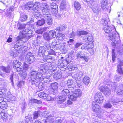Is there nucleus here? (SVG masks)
<instances>
[{
    "instance_id": "nucleus-1",
    "label": "nucleus",
    "mask_w": 123,
    "mask_h": 123,
    "mask_svg": "<svg viewBox=\"0 0 123 123\" xmlns=\"http://www.w3.org/2000/svg\"><path fill=\"white\" fill-rule=\"evenodd\" d=\"M106 35L108 39L112 41L111 44L114 48H118L119 47L120 45L119 35L115 28H113L111 32L106 34Z\"/></svg>"
},
{
    "instance_id": "nucleus-2",
    "label": "nucleus",
    "mask_w": 123,
    "mask_h": 123,
    "mask_svg": "<svg viewBox=\"0 0 123 123\" xmlns=\"http://www.w3.org/2000/svg\"><path fill=\"white\" fill-rule=\"evenodd\" d=\"M43 72V69H39L37 72L34 71H32L31 72V76L34 78L36 77V78L39 79L40 81L43 80L45 83H47L51 82L53 80L50 78V77H49L47 76H42Z\"/></svg>"
},
{
    "instance_id": "nucleus-3",
    "label": "nucleus",
    "mask_w": 123,
    "mask_h": 123,
    "mask_svg": "<svg viewBox=\"0 0 123 123\" xmlns=\"http://www.w3.org/2000/svg\"><path fill=\"white\" fill-rule=\"evenodd\" d=\"M121 76L117 75H115L114 77V80L113 82L111 83V88L114 90H116L117 94L118 95H122L123 94V85H120L117 87V86L116 85V81H118L120 80Z\"/></svg>"
},
{
    "instance_id": "nucleus-4",
    "label": "nucleus",
    "mask_w": 123,
    "mask_h": 123,
    "mask_svg": "<svg viewBox=\"0 0 123 123\" xmlns=\"http://www.w3.org/2000/svg\"><path fill=\"white\" fill-rule=\"evenodd\" d=\"M102 22H104L103 23L104 25V30L106 34H107L112 31L113 30V28H115L113 26L112 27L111 26H109L108 24L109 22V20L107 15L105 16V18H103L102 20Z\"/></svg>"
},
{
    "instance_id": "nucleus-5",
    "label": "nucleus",
    "mask_w": 123,
    "mask_h": 123,
    "mask_svg": "<svg viewBox=\"0 0 123 123\" xmlns=\"http://www.w3.org/2000/svg\"><path fill=\"white\" fill-rule=\"evenodd\" d=\"M71 91L67 89L63 90L61 93V96H60L57 99V102L58 104L63 103L66 99V98L70 94Z\"/></svg>"
},
{
    "instance_id": "nucleus-6",
    "label": "nucleus",
    "mask_w": 123,
    "mask_h": 123,
    "mask_svg": "<svg viewBox=\"0 0 123 123\" xmlns=\"http://www.w3.org/2000/svg\"><path fill=\"white\" fill-rule=\"evenodd\" d=\"M61 86L62 87H64L67 86L71 91L75 90H74L76 87V83L74 82L71 80H68L66 84L65 82H63L62 84V83L61 84Z\"/></svg>"
},
{
    "instance_id": "nucleus-7",
    "label": "nucleus",
    "mask_w": 123,
    "mask_h": 123,
    "mask_svg": "<svg viewBox=\"0 0 123 123\" xmlns=\"http://www.w3.org/2000/svg\"><path fill=\"white\" fill-rule=\"evenodd\" d=\"M21 58V57L20 58H19L20 59H21L20 61H18L16 60H14L13 62V67L17 72L21 71L23 69L22 65V62L24 59V57L22 59Z\"/></svg>"
},
{
    "instance_id": "nucleus-8",
    "label": "nucleus",
    "mask_w": 123,
    "mask_h": 123,
    "mask_svg": "<svg viewBox=\"0 0 123 123\" xmlns=\"http://www.w3.org/2000/svg\"><path fill=\"white\" fill-rule=\"evenodd\" d=\"M40 82L39 79L36 78V77L34 78L31 76V84L34 86L33 87H35L38 86L40 90L41 91L43 89L44 86L42 83H40Z\"/></svg>"
},
{
    "instance_id": "nucleus-9",
    "label": "nucleus",
    "mask_w": 123,
    "mask_h": 123,
    "mask_svg": "<svg viewBox=\"0 0 123 123\" xmlns=\"http://www.w3.org/2000/svg\"><path fill=\"white\" fill-rule=\"evenodd\" d=\"M71 92L73 93L72 95H70L68 97L69 99L72 101H74L76 99L77 97L80 96L82 95L81 90L80 89H77L74 91H71Z\"/></svg>"
},
{
    "instance_id": "nucleus-10",
    "label": "nucleus",
    "mask_w": 123,
    "mask_h": 123,
    "mask_svg": "<svg viewBox=\"0 0 123 123\" xmlns=\"http://www.w3.org/2000/svg\"><path fill=\"white\" fill-rule=\"evenodd\" d=\"M102 9L104 11H109L110 12L111 5L107 0H101L100 2Z\"/></svg>"
},
{
    "instance_id": "nucleus-11",
    "label": "nucleus",
    "mask_w": 123,
    "mask_h": 123,
    "mask_svg": "<svg viewBox=\"0 0 123 123\" xmlns=\"http://www.w3.org/2000/svg\"><path fill=\"white\" fill-rule=\"evenodd\" d=\"M92 109L97 115H101L104 113V111L98 105L95 104L94 102L92 103Z\"/></svg>"
},
{
    "instance_id": "nucleus-12",
    "label": "nucleus",
    "mask_w": 123,
    "mask_h": 123,
    "mask_svg": "<svg viewBox=\"0 0 123 123\" xmlns=\"http://www.w3.org/2000/svg\"><path fill=\"white\" fill-rule=\"evenodd\" d=\"M63 57H62V59H60L58 60V68L60 70L63 71H65L67 68L66 65V61L65 59H63Z\"/></svg>"
},
{
    "instance_id": "nucleus-13",
    "label": "nucleus",
    "mask_w": 123,
    "mask_h": 123,
    "mask_svg": "<svg viewBox=\"0 0 123 123\" xmlns=\"http://www.w3.org/2000/svg\"><path fill=\"white\" fill-rule=\"evenodd\" d=\"M27 33L29 34H30L31 33V31L30 30L28 29H25V31L24 29L22 31H20L19 36L17 37V40L21 39L24 40L26 38L25 34Z\"/></svg>"
},
{
    "instance_id": "nucleus-14",
    "label": "nucleus",
    "mask_w": 123,
    "mask_h": 123,
    "mask_svg": "<svg viewBox=\"0 0 123 123\" xmlns=\"http://www.w3.org/2000/svg\"><path fill=\"white\" fill-rule=\"evenodd\" d=\"M88 34L86 31H77L76 33L74 31H72V33L70 35V37L74 38L76 36V34L78 36H80L82 35H86Z\"/></svg>"
},
{
    "instance_id": "nucleus-15",
    "label": "nucleus",
    "mask_w": 123,
    "mask_h": 123,
    "mask_svg": "<svg viewBox=\"0 0 123 123\" xmlns=\"http://www.w3.org/2000/svg\"><path fill=\"white\" fill-rule=\"evenodd\" d=\"M43 17L45 18L46 22L48 25H51L52 23L51 16L50 13H43Z\"/></svg>"
},
{
    "instance_id": "nucleus-16",
    "label": "nucleus",
    "mask_w": 123,
    "mask_h": 123,
    "mask_svg": "<svg viewBox=\"0 0 123 123\" xmlns=\"http://www.w3.org/2000/svg\"><path fill=\"white\" fill-rule=\"evenodd\" d=\"M94 99L97 103L99 104L102 103L104 98L101 93L99 92L96 93L94 96Z\"/></svg>"
},
{
    "instance_id": "nucleus-17",
    "label": "nucleus",
    "mask_w": 123,
    "mask_h": 123,
    "mask_svg": "<svg viewBox=\"0 0 123 123\" xmlns=\"http://www.w3.org/2000/svg\"><path fill=\"white\" fill-rule=\"evenodd\" d=\"M99 90L105 95L108 96L111 94V90L106 86H103L100 87Z\"/></svg>"
},
{
    "instance_id": "nucleus-18",
    "label": "nucleus",
    "mask_w": 123,
    "mask_h": 123,
    "mask_svg": "<svg viewBox=\"0 0 123 123\" xmlns=\"http://www.w3.org/2000/svg\"><path fill=\"white\" fill-rule=\"evenodd\" d=\"M51 13L52 15L55 16L58 13L57 5L55 3H52L51 4Z\"/></svg>"
},
{
    "instance_id": "nucleus-19",
    "label": "nucleus",
    "mask_w": 123,
    "mask_h": 123,
    "mask_svg": "<svg viewBox=\"0 0 123 123\" xmlns=\"http://www.w3.org/2000/svg\"><path fill=\"white\" fill-rule=\"evenodd\" d=\"M84 53L83 51H80L78 52L76 55L77 58H81L84 60L85 61L87 62L88 60V57L84 55Z\"/></svg>"
},
{
    "instance_id": "nucleus-20",
    "label": "nucleus",
    "mask_w": 123,
    "mask_h": 123,
    "mask_svg": "<svg viewBox=\"0 0 123 123\" xmlns=\"http://www.w3.org/2000/svg\"><path fill=\"white\" fill-rule=\"evenodd\" d=\"M119 64L117 66V74L120 75H122L123 74V70L122 68V66H123V61L120 60L119 61Z\"/></svg>"
},
{
    "instance_id": "nucleus-21",
    "label": "nucleus",
    "mask_w": 123,
    "mask_h": 123,
    "mask_svg": "<svg viewBox=\"0 0 123 123\" xmlns=\"http://www.w3.org/2000/svg\"><path fill=\"white\" fill-rule=\"evenodd\" d=\"M56 117L54 114H51L48 116L46 119L45 120V123H53Z\"/></svg>"
},
{
    "instance_id": "nucleus-22",
    "label": "nucleus",
    "mask_w": 123,
    "mask_h": 123,
    "mask_svg": "<svg viewBox=\"0 0 123 123\" xmlns=\"http://www.w3.org/2000/svg\"><path fill=\"white\" fill-rule=\"evenodd\" d=\"M43 7L41 8V9L43 12V13H48L49 10V8L48 5L46 3H43L42 4Z\"/></svg>"
},
{
    "instance_id": "nucleus-23",
    "label": "nucleus",
    "mask_w": 123,
    "mask_h": 123,
    "mask_svg": "<svg viewBox=\"0 0 123 123\" xmlns=\"http://www.w3.org/2000/svg\"><path fill=\"white\" fill-rule=\"evenodd\" d=\"M46 50V48L44 46L40 47L38 51L39 56L40 57H43L45 55L44 52Z\"/></svg>"
},
{
    "instance_id": "nucleus-24",
    "label": "nucleus",
    "mask_w": 123,
    "mask_h": 123,
    "mask_svg": "<svg viewBox=\"0 0 123 123\" xmlns=\"http://www.w3.org/2000/svg\"><path fill=\"white\" fill-rule=\"evenodd\" d=\"M50 92H49L48 89L46 90L43 92H39L38 94V96L44 99H45V97H46L48 94H49Z\"/></svg>"
},
{
    "instance_id": "nucleus-25",
    "label": "nucleus",
    "mask_w": 123,
    "mask_h": 123,
    "mask_svg": "<svg viewBox=\"0 0 123 123\" xmlns=\"http://www.w3.org/2000/svg\"><path fill=\"white\" fill-rule=\"evenodd\" d=\"M17 38L16 39V41H18L19 40V41H18V42L15 44L14 46V48L15 49L17 50V51L18 52V49H20L21 47V46L22 45L21 44H20V42H21L22 41H23V42H26L27 41V39H26V40H24V39H20L18 40H17Z\"/></svg>"
},
{
    "instance_id": "nucleus-26",
    "label": "nucleus",
    "mask_w": 123,
    "mask_h": 123,
    "mask_svg": "<svg viewBox=\"0 0 123 123\" xmlns=\"http://www.w3.org/2000/svg\"><path fill=\"white\" fill-rule=\"evenodd\" d=\"M6 99L3 98L2 99V100H3L0 103V107L3 110L7 108L8 107V105L5 101Z\"/></svg>"
},
{
    "instance_id": "nucleus-27",
    "label": "nucleus",
    "mask_w": 123,
    "mask_h": 123,
    "mask_svg": "<svg viewBox=\"0 0 123 123\" xmlns=\"http://www.w3.org/2000/svg\"><path fill=\"white\" fill-rule=\"evenodd\" d=\"M54 57L50 55H47L43 58V61L45 62L51 63L54 60Z\"/></svg>"
},
{
    "instance_id": "nucleus-28",
    "label": "nucleus",
    "mask_w": 123,
    "mask_h": 123,
    "mask_svg": "<svg viewBox=\"0 0 123 123\" xmlns=\"http://www.w3.org/2000/svg\"><path fill=\"white\" fill-rule=\"evenodd\" d=\"M0 68L3 72L6 73H9L11 70V68L9 66L6 67L2 66L0 67Z\"/></svg>"
},
{
    "instance_id": "nucleus-29",
    "label": "nucleus",
    "mask_w": 123,
    "mask_h": 123,
    "mask_svg": "<svg viewBox=\"0 0 123 123\" xmlns=\"http://www.w3.org/2000/svg\"><path fill=\"white\" fill-rule=\"evenodd\" d=\"M62 74L60 71L58 70L54 74V78L56 79H59L61 78L62 77Z\"/></svg>"
},
{
    "instance_id": "nucleus-30",
    "label": "nucleus",
    "mask_w": 123,
    "mask_h": 123,
    "mask_svg": "<svg viewBox=\"0 0 123 123\" xmlns=\"http://www.w3.org/2000/svg\"><path fill=\"white\" fill-rule=\"evenodd\" d=\"M56 39L62 41L64 40L65 38V35L62 33H59L57 34Z\"/></svg>"
},
{
    "instance_id": "nucleus-31",
    "label": "nucleus",
    "mask_w": 123,
    "mask_h": 123,
    "mask_svg": "<svg viewBox=\"0 0 123 123\" xmlns=\"http://www.w3.org/2000/svg\"><path fill=\"white\" fill-rule=\"evenodd\" d=\"M74 8L77 10H79L81 8V5L77 1L74 2Z\"/></svg>"
},
{
    "instance_id": "nucleus-32",
    "label": "nucleus",
    "mask_w": 123,
    "mask_h": 123,
    "mask_svg": "<svg viewBox=\"0 0 123 123\" xmlns=\"http://www.w3.org/2000/svg\"><path fill=\"white\" fill-rule=\"evenodd\" d=\"M48 33L45 32L43 34V37L44 39L47 41H49L52 38Z\"/></svg>"
},
{
    "instance_id": "nucleus-33",
    "label": "nucleus",
    "mask_w": 123,
    "mask_h": 123,
    "mask_svg": "<svg viewBox=\"0 0 123 123\" xmlns=\"http://www.w3.org/2000/svg\"><path fill=\"white\" fill-rule=\"evenodd\" d=\"M90 79L89 77L85 76L83 78V81L86 85H88L90 83Z\"/></svg>"
},
{
    "instance_id": "nucleus-34",
    "label": "nucleus",
    "mask_w": 123,
    "mask_h": 123,
    "mask_svg": "<svg viewBox=\"0 0 123 123\" xmlns=\"http://www.w3.org/2000/svg\"><path fill=\"white\" fill-rule=\"evenodd\" d=\"M23 61L22 62V65L23 69L22 70H23V71L24 70L26 71L29 69L30 70H31V68L29 67L28 65L26 64Z\"/></svg>"
},
{
    "instance_id": "nucleus-35",
    "label": "nucleus",
    "mask_w": 123,
    "mask_h": 123,
    "mask_svg": "<svg viewBox=\"0 0 123 123\" xmlns=\"http://www.w3.org/2000/svg\"><path fill=\"white\" fill-rule=\"evenodd\" d=\"M1 116V118L3 120L6 121L7 119V114L6 112H5L4 111H2L0 113Z\"/></svg>"
},
{
    "instance_id": "nucleus-36",
    "label": "nucleus",
    "mask_w": 123,
    "mask_h": 123,
    "mask_svg": "<svg viewBox=\"0 0 123 123\" xmlns=\"http://www.w3.org/2000/svg\"><path fill=\"white\" fill-rule=\"evenodd\" d=\"M67 46L65 45L63 43V45L60 49V51L62 53H66L67 52Z\"/></svg>"
},
{
    "instance_id": "nucleus-37",
    "label": "nucleus",
    "mask_w": 123,
    "mask_h": 123,
    "mask_svg": "<svg viewBox=\"0 0 123 123\" xmlns=\"http://www.w3.org/2000/svg\"><path fill=\"white\" fill-rule=\"evenodd\" d=\"M26 47L23 46L22 45L21 46V47L20 49H18V53H22L25 52L26 51Z\"/></svg>"
},
{
    "instance_id": "nucleus-38",
    "label": "nucleus",
    "mask_w": 123,
    "mask_h": 123,
    "mask_svg": "<svg viewBox=\"0 0 123 123\" xmlns=\"http://www.w3.org/2000/svg\"><path fill=\"white\" fill-rule=\"evenodd\" d=\"M45 22V19L43 18L41 20H38L36 24L38 26H41L43 25Z\"/></svg>"
},
{
    "instance_id": "nucleus-39",
    "label": "nucleus",
    "mask_w": 123,
    "mask_h": 123,
    "mask_svg": "<svg viewBox=\"0 0 123 123\" xmlns=\"http://www.w3.org/2000/svg\"><path fill=\"white\" fill-rule=\"evenodd\" d=\"M33 14L32 15H33L34 18H35L36 19L40 18L41 16L42 15L39 12H32Z\"/></svg>"
},
{
    "instance_id": "nucleus-40",
    "label": "nucleus",
    "mask_w": 123,
    "mask_h": 123,
    "mask_svg": "<svg viewBox=\"0 0 123 123\" xmlns=\"http://www.w3.org/2000/svg\"><path fill=\"white\" fill-rule=\"evenodd\" d=\"M40 3L38 2H36L33 6L32 8L33 10H34V12L38 10L39 7V5Z\"/></svg>"
},
{
    "instance_id": "nucleus-41",
    "label": "nucleus",
    "mask_w": 123,
    "mask_h": 123,
    "mask_svg": "<svg viewBox=\"0 0 123 123\" xmlns=\"http://www.w3.org/2000/svg\"><path fill=\"white\" fill-rule=\"evenodd\" d=\"M49 35L50 36V37L52 39V38H54L56 36V32L53 30L50 31L48 33Z\"/></svg>"
},
{
    "instance_id": "nucleus-42",
    "label": "nucleus",
    "mask_w": 123,
    "mask_h": 123,
    "mask_svg": "<svg viewBox=\"0 0 123 123\" xmlns=\"http://www.w3.org/2000/svg\"><path fill=\"white\" fill-rule=\"evenodd\" d=\"M110 101H109L104 104V107L106 109L110 108L112 107V105L110 102Z\"/></svg>"
},
{
    "instance_id": "nucleus-43",
    "label": "nucleus",
    "mask_w": 123,
    "mask_h": 123,
    "mask_svg": "<svg viewBox=\"0 0 123 123\" xmlns=\"http://www.w3.org/2000/svg\"><path fill=\"white\" fill-rule=\"evenodd\" d=\"M30 52L28 53L26 55V62L29 64L31 63V54Z\"/></svg>"
},
{
    "instance_id": "nucleus-44",
    "label": "nucleus",
    "mask_w": 123,
    "mask_h": 123,
    "mask_svg": "<svg viewBox=\"0 0 123 123\" xmlns=\"http://www.w3.org/2000/svg\"><path fill=\"white\" fill-rule=\"evenodd\" d=\"M65 60L66 61V64H68L70 63L72 64L74 62V59H72L71 57L69 56L67 57Z\"/></svg>"
},
{
    "instance_id": "nucleus-45",
    "label": "nucleus",
    "mask_w": 123,
    "mask_h": 123,
    "mask_svg": "<svg viewBox=\"0 0 123 123\" xmlns=\"http://www.w3.org/2000/svg\"><path fill=\"white\" fill-rule=\"evenodd\" d=\"M62 45H63V43H58L55 46V47H53L54 49L55 50L59 49L60 50Z\"/></svg>"
},
{
    "instance_id": "nucleus-46",
    "label": "nucleus",
    "mask_w": 123,
    "mask_h": 123,
    "mask_svg": "<svg viewBox=\"0 0 123 123\" xmlns=\"http://www.w3.org/2000/svg\"><path fill=\"white\" fill-rule=\"evenodd\" d=\"M51 86L52 90H56L58 87L57 83L56 82L51 83Z\"/></svg>"
},
{
    "instance_id": "nucleus-47",
    "label": "nucleus",
    "mask_w": 123,
    "mask_h": 123,
    "mask_svg": "<svg viewBox=\"0 0 123 123\" xmlns=\"http://www.w3.org/2000/svg\"><path fill=\"white\" fill-rule=\"evenodd\" d=\"M6 92L3 89L1 90L0 91V97L1 98H3L6 96Z\"/></svg>"
},
{
    "instance_id": "nucleus-48",
    "label": "nucleus",
    "mask_w": 123,
    "mask_h": 123,
    "mask_svg": "<svg viewBox=\"0 0 123 123\" xmlns=\"http://www.w3.org/2000/svg\"><path fill=\"white\" fill-rule=\"evenodd\" d=\"M24 8L25 9L27 10H30L31 8V2H28L25 4Z\"/></svg>"
},
{
    "instance_id": "nucleus-49",
    "label": "nucleus",
    "mask_w": 123,
    "mask_h": 123,
    "mask_svg": "<svg viewBox=\"0 0 123 123\" xmlns=\"http://www.w3.org/2000/svg\"><path fill=\"white\" fill-rule=\"evenodd\" d=\"M9 54L12 57H14L18 55V54L16 53V51H11L10 52Z\"/></svg>"
},
{
    "instance_id": "nucleus-50",
    "label": "nucleus",
    "mask_w": 123,
    "mask_h": 123,
    "mask_svg": "<svg viewBox=\"0 0 123 123\" xmlns=\"http://www.w3.org/2000/svg\"><path fill=\"white\" fill-rule=\"evenodd\" d=\"M31 103H35L38 104H41L42 103V102L40 100H38L34 99H31Z\"/></svg>"
},
{
    "instance_id": "nucleus-51",
    "label": "nucleus",
    "mask_w": 123,
    "mask_h": 123,
    "mask_svg": "<svg viewBox=\"0 0 123 123\" xmlns=\"http://www.w3.org/2000/svg\"><path fill=\"white\" fill-rule=\"evenodd\" d=\"M23 70H22L21 71H20L21 73V75L23 77V78L24 79H25V77H26L27 75V73H26V71H25L24 70V72H23Z\"/></svg>"
},
{
    "instance_id": "nucleus-52",
    "label": "nucleus",
    "mask_w": 123,
    "mask_h": 123,
    "mask_svg": "<svg viewBox=\"0 0 123 123\" xmlns=\"http://www.w3.org/2000/svg\"><path fill=\"white\" fill-rule=\"evenodd\" d=\"M27 16L26 15H22L21 16L20 20L21 21H25L26 20Z\"/></svg>"
},
{
    "instance_id": "nucleus-53",
    "label": "nucleus",
    "mask_w": 123,
    "mask_h": 123,
    "mask_svg": "<svg viewBox=\"0 0 123 123\" xmlns=\"http://www.w3.org/2000/svg\"><path fill=\"white\" fill-rule=\"evenodd\" d=\"M120 101V100H118L117 98V100L114 99L113 101L112 100H111L110 102H112V104H113V105H116L118 104V103Z\"/></svg>"
},
{
    "instance_id": "nucleus-54",
    "label": "nucleus",
    "mask_w": 123,
    "mask_h": 123,
    "mask_svg": "<svg viewBox=\"0 0 123 123\" xmlns=\"http://www.w3.org/2000/svg\"><path fill=\"white\" fill-rule=\"evenodd\" d=\"M81 49L83 50H88L87 44H85L82 45L81 47Z\"/></svg>"
},
{
    "instance_id": "nucleus-55",
    "label": "nucleus",
    "mask_w": 123,
    "mask_h": 123,
    "mask_svg": "<svg viewBox=\"0 0 123 123\" xmlns=\"http://www.w3.org/2000/svg\"><path fill=\"white\" fill-rule=\"evenodd\" d=\"M45 99H46L48 101H52L53 100V98L51 96L49 95V94H48L46 97H45Z\"/></svg>"
},
{
    "instance_id": "nucleus-56",
    "label": "nucleus",
    "mask_w": 123,
    "mask_h": 123,
    "mask_svg": "<svg viewBox=\"0 0 123 123\" xmlns=\"http://www.w3.org/2000/svg\"><path fill=\"white\" fill-rule=\"evenodd\" d=\"M115 50L114 49H113L112 51V60L114 62L115 60L116 56L115 55Z\"/></svg>"
},
{
    "instance_id": "nucleus-57",
    "label": "nucleus",
    "mask_w": 123,
    "mask_h": 123,
    "mask_svg": "<svg viewBox=\"0 0 123 123\" xmlns=\"http://www.w3.org/2000/svg\"><path fill=\"white\" fill-rule=\"evenodd\" d=\"M83 75V72L81 71L79 72H78L77 74V76H78L77 79H80L81 78Z\"/></svg>"
},
{
    "instance_id": "nucleus-58",
    "label": "nucleus",
    "mask_w": 123,
    "mask_h": 123,
    "mask_svg": "<svg viewBox=\"0 0 123 123\" xmlns=\"http://www.w3.org/2000/svg\"><path fill=\"white\" fill-rule=\"evenodd\" d=\"M50 49V50L48 51L49 54L52 55H56V53H57V52H55L52 49Z\"/></svg>"
},
{
    "instance_id": "nucleus-59",
    "label": "nucleus",
    "mask_w": 123,
    "mask_h": 123,
    "mask_svg": "<svg viewBox=\"0 0 123 123\" xmlns=\"http://www.w3.org/2000/svg\"><path fill=\"white\" fill-rule=\"evenodd\" d=\"M44 46V47L46 48L48 50H49L51 48L50 45L48 42L45 44Z\"/></svg>"
},
{
    "instance_id": "nucleus-60",
    "label": "nucleus",
    "mask_w": 123,
    "mask_h": 123,
    "mask_svg": "<svg viewBox=\"0 0 123 123\" xmlns=\"http://www.w3.org/2000/svg\"><path fill=\"white\" fill-rule=\"evenodd\" d=\"M74 51L72 50L71 52L68 53V56L71 57L72 59H74V56L73 55Z\"/></svg>"
},
{
    "instance_id": "nucleus-61",
    "label": "nucleus",
    "mask_w": 123,
    "mask_h": 123,
    "mask_svg": "<svg viewBox=\"0 0 123 123\" xmlns=\"http://www.w3.org/2000/svg\"><path fill=\"white\" fill-rule=\"evenodd\" d=\"M87 39L89 42H93L94 41L93 37L92 36H89L87 37Z\"/></svg>"
},
{
    "instance_id": "nucleus-62",
    "label": "nucleus",
    "mask_w": 123,
    "mask_h": 123,
    "mask_svg": "<svg viewBox=\"0 0 123 123\" xmlns=\"http://www.w3.org/2000/svg\"><path fill=\"white\" fill-rule=\"evenodd\" d=\"M36 41L37 42H38V41L39 42L40 41L39 40L41 39V37L40 36L36 34Z\"/></svg>"
},
{
    "instance_id": "nucleus-63",
    "label": "nucleus",
    "mask_w": 123,
    "mask_h": 123,
    "mask_svg": "<svg viewBox=\"0 0 123 123\" xmlns=\"http://www.w3.org/2000/svg\"><path fill=\"white\" fill-rule=\"evenodd\" d=\"M33 115V119H34L37 118L38 117V113L37 112H34Z\"/></svg>"
},
{
    "instance_id": "nucleus-64",
    "label": "nucleus",
    "mask_w": 123,
    "mask_h": 123,
    "mask_svg": "<svg viewBox=\"0 0 123 123\" xmlns=\"http://www.w3.org/2000/svg\"><path fill=\"white\" fill-rule=\"evenodd\" d=\"M58 43L57 42L56 40H54L52 41L51 45L53 46V47H55V46Z\"/></svg>"
}]
</instances>
